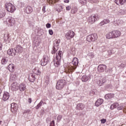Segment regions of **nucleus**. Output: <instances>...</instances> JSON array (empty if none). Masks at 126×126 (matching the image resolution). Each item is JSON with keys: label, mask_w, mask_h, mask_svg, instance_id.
Here are the masks:
<instances>
[{"label": "nucleus", "mask_w": 126, "mask_h": 126, "mask_svg": "<svg viewBox=\"0 0 126 126\" xmlns=\"http://www.w3.org/2000/svg\"><path fill=\"white\" fill-rule=\"evenodd\" d=\"M115 94H108L105 95V98L107 100H110L112 98H114Z\"/></svg>", "instance_id": "20"}, {"label": "nucleus", "mask_w": 126, "mask_h": 126, "mask_svg": "<svg viewBox=\"0 0 126 126\" xmlns=\"http://www.w3.org/2000/svg\"><path fill=\"white\" fill-rule=\"evenodd\" d=\"M99 19H100L99 16L97 14H94L88 18L87 22L88 24H94V23L96 22L97 20H99Z\"/></svg>", "instance_id": "3"}, {"label": "nucleus", "mask_w": 126, "mask_h": 126, "mask_svg": "<svg viewBox=\"0 0 126 126\" xmlns=\"http://www.w3.org/2000/svg\"><path fill=\"white\" fill-rule=\"evenodd\" d=\"M103 21L105 24H108V23H110V20L108 19H104Z\"/></svg>", "instance_id": "37"}, {"label": "nucleus", "mask_w": 126, "mask_h": 126, "mask_svg": "<svg viewBox=\"0 0 126 126\" xmlns=\"http://www.w3.org/2000/svg\"><path fill=\"white\" fill-rule=\"evenodd\" d=\"M19 89L22 92L26 89V86L25 84L22 83L19 85Z\"/></svg>", "instance_id": "23"}, {"label": "nucleus", "mask_w": 126, "mask_h": 126, "mask_svg": "<svg viewBox=\"0 0 126 126\" xmlns=\"http://www.w3.org/2000/svg\"><path fill=\"white\" fill-rule=\"evenodd\" d=\"M63 118V116L62 115H59L57 117V121L58 122H60L61 120Z\"/></svg>", "instance_id": "38"}, {"label": "nucleus", "mask_w": 126, "mask_h": 126, "mask_svg": "<svg viewBox=\"0 0 126 126\" xmlns=\"http://www.w3.org/2000/svg\"><path fill=\"white\" fill-rule=\"evenodd\" d=\"M80 3H81L82 4H83V3H84V2H83V1H81V0H80Z\"/></svg>", "instance_id": "54"}, {"label": "nucleus", "mask_w": 126, "mask_h": 126, "mask_svg": "<svg viewBox=\"0 0 126 126\" xmlns=\"http://www.w3.org/2000/svg\"><path fill=\"white\" fill-rule=\"evenodd\" d=\"M106 39H114V36L113 35V32H110L108 33H107L106 34Z\"/></svg>", "instance_id": "22"}, {"label": "nucleus", "mask_w": 126, "mask_h": 126, "mask_svg": "<svg viewBox=\"0 0 126 126\" xmlns=\"http://www.w3.org/2000/svg\"><path fill=\"white\" fill-rule=\"evenodd\" d=\"M16 50V53H18V54H21L22 52H23V47L21 45H17L16 46V48L15 49Z\"/></svg>", "instance_id": "14"}, {"label": "nucleus", "mask_w": 126, "mask_h": 126, "mask_svg": "<svg viewBox=\"0 0 126 126\" xmlns=\"http://www.w3.org/2000/svg\"><path fill=\"white\" fill-rule=\"evenodd\" d=\"M1 92H2V91H1V89L0 88V94H1Z\"/></svg>", "instance_id": "56"}, {"label": "nucleus", "mask_w": 126, "mask_h": 126, "mask_svg": "<svg viewBox=\"0 0 126 126\" xmlns=\"http://www.w3.org/2000/svg\"><path fill=\"white\" fill-rule=\"evenodd\" d=\"M103 102H104V100H103V99L99 98L96 101L95 103V106H96V107H99V106H100V105H102Z\"/></svg>", "instance_id": "18"}, {"label": "nucleus", "mask_w": 126, "mask_h": 126, "mask_svg": "<svg viewBox=\"0 0 126 126\" xmlns=\"http://www.w3.org/2000/svg\"><path fill=\"white\" fill-rule=\"evenodd\" d=\"M7 62H8V60H7L6 58L4 57L2 59L1 63L2 64H6L7 63Z\"/></svg>", "instance_id": "30"}, {"label": "nucleus", "mask_w": 126, "mask_h": 126, "mask_svg": "<svg viewBox=\"0 0 126 126\" xmlns=\"http://www.w3.org/2000/svg\"><path fill=\"white\" fill-rule=\"evenodd\" d=\"M47 1H49V2H51L52 3H55V2H58L59 0H47Z\"/></svg>", "instance_id": "36"}, {"label": "nucleus", "mask_w": 126, "mask_h": 126, "mask_svg": "<svg viewBox=\"0 0 126 126\" xmlns=\"http://www.w3.org/2000/svg\"><path fill=\"white\" fill-rule=\"evenodd\" d=\"M11 89L12 91H17L19 89L18 83L13 82L11 86Z\"/></svg>", "instance_id": "12"}, {"label": "nucleus", "mask_w": 126, "mask_h": 126, "mask_svg": "<svg viewBox=\"0 0 126 126\" xmlns=\"http://www.w3.org/2000/svg\"><path fill=\"white\" fill-rule=\"evenodd\" d=\"M107 69V66L105 64H99L97 67V71L98 72H104Z\"/></svg>", "instance_id": "9"}, {"label": "nucleus", "mask_w": 126, "mask_h": 126, "mask_svg": "<svg viewBox=\"0 0 126 126\" xmlns=\"http://www.w3.org/2000/svg\"><path fill=\"white\" fill-rule=\"evenodd\" d=\"M40 103H41L42 104H45V102H44V101H43V100H41L40 101Z\"/></svg>", "instance_id": "53"}, {"label": "nucleus", "mask_w": 126, "mask_h": 126, "mask_svg": "<svg viewBox=\"0 0 126 126\" xmlns=\"http://www.w3.org/2000/svg\"><path fill=\"white\" fill-rule=\"evenodd\" d=\"M30 113V110H25L24 112V114H29Z\"/></svg>", "instance_id": "44"}, {"label": "nucleus", "mask_w": 126, "mask_h": 126, "mask_svg": "<svg viewBox=\"0 0 126 126\" xmlns=\"http://www.w3.org/2000/svg\"><path fill=\"white\" fill-rule=\"evenodd\" d=\"M91 79V75H84L82 76L81 78V80L83 82H87L89 79Z\"/></svg>", "instance_id": "15"}, {"label": "nucleus", "mask_w": 126, "mask_h": 126, "mask_svg": "<svg viewBox=\"0 0 126 126\" xmlns=\"http://www.w3.org/2000/svg\"><path fill=\"white\" fill-rule=\"evenodd\" d=\"M125 107V106L124 105H119L117 107V110H118V111H121V110H124V107Z\"/></svg>", "instance_id": "34"}, {"label": "nucleus", "mask_w": 126, "mask_h": 126, "mask_svg": "<svg viewBox=\"0 0 126 126\" xmlns=\"http://www.w3.org/2000/svg\"><path fill=\"white\" fill-rule=\"evenodd\" d=\"M63 56V51H59L58 53H56V60L54 62V65L56 67H58L61 65V60Z\"/></svg>", "instance_id": "2"}, {"label": "nucleus", "mask_w": 126, "mask_h": 126, "mask_svg": "<svg viewBox=\"0 0 126 126\" xmlns=\"http://www.w3.org/2000/svg\"><path fill=\"white\" fill-rule=\"evenodd\" d=\"M33 71L35 74H36V75H41V72L38 68H34Z\"/></svg>", "instance_id": "29"}, {"label": "nucleus", "mask_w": 126, "mask_h": 126, "mask_svg": "<svg viewBox=\"0 0 126 126\" xmlns=\"http://www.w3.org/2000/svg\"><path fill=\"white\" fill-rule=\"evenodd\" d=\"M112 32L114 39L119 38V37H121V35H122V32L119 30H115Z\"/></svg>", "instance_id": "8"}, {"label": "nucleus", "mask_w": 126, "mask_h": 126, "mask_svg": "<svg viewBox=\"0 0 126 126\" xmlns=\"http://www.w3.org/2000/svg\"><path fill=\"white\" fill-rule=\"evenodd\" d=\"M85 108V105H84L83 103H80L77 105L76 107V110L78 111H81L83 110Z\"/></svg>", "instance_id": "16"}, {"label": "nucleus", "mask_w": 126, "mask_h": 126, "mask_svg": "<svg viewBox=\"0 0 126 126\" xmlns=\"http://www.w3.org/2000/svg\"><path fill=\"white\" fill-rule=\"evenodd\" d=\"M109 55H112V51L109 50L108 51Z\"/></svg>", "instance_id": "52"}, {"label": "nucleus", "mask_w": 126, "mask_h": 126, "mask_svg": "<svg viewBox=\"0 0 126 126\" xmlns=\"http://www.w3.org/2000/svg\"><path fill=\"white\" fill-rule=\"evenodd\" d=\"M64 2H65L66 3H68V2H69V0H64Z\"/></svg>", "instance_id": "51"}, {"label": "nucleus", "mask_w": 126, "mask_h": 126, "mask_svg": "<svg viewBox=\"0 0 126 126\" xmlns=\"http://www.w3.org/2000/svg\"><path fill=\"white\" fill-rule=\"evenodd\" d=\"M78 9L76 7H74L73 9L71 10L72 13H76L77 12Z\"/></svg>", "instance_id": "35"}, {"label": "nucleus", "mask_w": 126, "mask_h": 126, "mask_svg": "<svg viewBox=\"0 0 126 126\" xmlns=\"http://www.w3.org/2000/svg\"><path fill=\"white\" fill-rule=\"evenodd\" d=\"M42 11L44 13L46 12V6H43L42 7Z\"/></svg>", "instance_id": "42"}, {"label": "nucleus", "mask_w": 126, "mask_h": 126, "mask_svg": "<svg viewBox=\"0 0 126 126\" xmlns=\"http://www.w3.org/2000/svg\"><path fill=\"white\" fill-rule=\"evenodd\" d=\"M28 102L30 104H31V103H32V98H29L28 99Z\"/></svg>", "instance_id": "47"}, {"label": "nucleus", "mask_w": 126, "mask_h": 126, "mask_svg": "<svg viewBox=\"0 0 126 126\" xmlns=\"http://www.w3.org/2000/svg\"><path fill=\"white\" fill-rule=\"evenodd\" d=\"M14 68H15L14 64H13V63H10L8 66V70H9V71H11V72L14 71Z\"/></svg>", "instance_id": "25"}, {"label": "nucleus", "mask_w": 126, "mask_h": 126, "mask_svg": "<svg viewBox=\"0 0 126 126\" xmlns=\"http://www.w3.org/2000/svg\"><path fill=\"white\" fill-rule=\"evenodd\" d=\"M118 107H119V103H114L111 105L110 109L111 110H114V109H116V108H118Z\"/></svg>", "instance_id": "26"}, {"label": "nucleus", "mask_w": 126, "mask_h": 126, "mask_svg": "<svg viewBox=\"0 0 126 126\" xmlns=\"http://www.w3.org/2000/svg\"><path fill=\"white\" fill-rule=\"evenodd\" d=\"M105 22H104V21H102L99 24V26H103V25H105Z\"/></svg>", "instance_id": "39"}, {"label": "nucleus", "mask_w": 126, "mask_h": 126, "mask_svg": "<svg viewBox=\"0 0 126 126\" xmlns=\"http://www.w3.org/2000/svg\"><path fill=\"white\" fill-rule=\"evenodd\" d=\"M7 53L9 56L14 57L16 55V50L13 48L9 49L7 50Z\"/></svg>", "instance_id": "11"}, {"label": "nucleus", "mask_w": 126, "mask_h": 126, "mask_svg": "<svg viewBox=\"0 0 126 126\" xmlns=\"http://www.w3.org/2000/svg\"><path fill=\"white\" fill-rule=\"evenodd\" d=\"M5 8L8 12H14V11L15 10V6H14L11 3H6L5 4Z\"/></svg>", "instance_id": "5"}, {"label": "nucleus", "mask_w": 126, "mask_h": 126, "mask_svg": "<svg viewBox=\"0 0 126 126\" xmlns=\"http://www.w3.org/2000/svg\"><path fill=\"white\" fill-rule=\"evenodd\" d=\"M2 49V43L0 42V51H1Z\"/></svg>", "instance_id": "49"}, {"label": "nucleus", "mask_w": 126, "mask_h": 126, "mask_svg": "<svg viewBox=\"0 0 126 126\" xmlns=\"http://www.w3.org/2000/svg\"><path fill=\"white\" fill-rule=\"evenodd\" d=\"M46 27L47 28H51V24L49 23L47 24Z\"/></svg>", "instance_id": "46"}, {"label": "nucleus", "mask_w": 126, "mask_h": 126, "mask_svg": "<svg viewBox=\"0 0 126 126\" xmlns=\"http://www.w3.org/2000/svg\"><path fill=\"white\" fill-rule=\"evenodd\" d=\"M50 126H55V121L53 120L50 123Z\"/></svg>", "instance_id": "41"}, {"label": "nucleus", "mask_w": 126, "mask_h": 126, "mask_svg": "<svg viewBox=\"0 0 126 126\" xmlns=\"http://www.w3.org/2000/svg\"><path fill=\"white\" fill-rule=\"evenodd\" d=\"M115 3L119 5V4H121V5H123L125 2H126V0H115Z\"/></svg>", "instance_id": "24"}, {"label": "nucleus", "mask_w": 126, "mask_h": 126, "mask_svg": "<svg viewBox=\"0 0 126 126\" xmlns=\"http://www.w3.org/2000/svg\"><path fill=\"white\" fill-rule=\"evenodd\" d=\"M56 44L54 46L53 49L51 51V54H52V55H54V54H56V52H57V51H58V50H59V44L60 43H61V40L60 39H58L56 41Z\"/></svg>", "instance_id": "7"}, {"label": "nucleus", "mask_w": 126, "mask_h": 126, "mask_svg": "<svg viewBox=\"0 0 126 126\" xmlns=\"http://www.w3.org/2000/svg\"><path fill=\"white\" fill-rule=\"evenodd\" d=\"M106 81V78L103 77H99L97 80L96 83L98 84L99 86H101L102 84H104Z\"/></svg>", "instance_id": "10"}, {"label": "nucleus", "mask_w": 126, "mask_h": 126, "mask_svg": "<svg viewBox=\"0 0 126 126\" xmlns=\"http://www.w3.org/2000/svg\"><path fill=\"white\" fill-rule=\"evenodd\" d=\"M10 36H9V33L7 32L6 34H5L4 35V38L5 39H7V40H9V38H10Z\"/></svg>", "instance_id": "33"}, {"label": "nucleus", "mask_w": 126, "mask_h": 126, "mask_svg": "<svg viewBox=\"0 0 126 126\" xmlns=\"http://www.w3.org/2000/svg\"><path fill=\"white\" fill-rule=\"evenodd\" d=\"M87 41L88 42H93L92 40V36L91 35H89L87 37Z\"/></svg>", "instance_id": "32"}, {"label": "nucleus", "mask_w": 126, "mask_h": 126, "mask_svg": "<svg viewBox=\"0 0 126 126\" xmlns=\"http://www.w3.org/2000/svg\"><path fill=\"white\" fill-rule=\"evenodd\" d=\"M123 112L126 113V106H124L123 108Z\"/></svg>", "instance_id": "50"}, {"label": "nucleus", "mask_w": 126, "mask_h": 126, "mask_svg": "<svg viewBox=\"0 0 126 126\" xmlns=\"http://www.w3.org/2000/svg\"><path fill=\"white\" fill-rule=\"evenodd\" d=\"M66 84V81L65 80H59L56 85V89L58 90H62L63 87H64V85Z\"/></svg>", "instance_id": "4"}, {"label": "nucleus", "mask_w": 126, "mask_h": 126, "mask_svg": "<svg viewBox=\"0 0 126 126\" xmlns=\"http://www.w3.org/2000/svg\"><path fill=\"white\" fill-rule=\"evenodd\" d=\"M33 11V8L30 6H28L26 9V13H28V14H29L31 13Z\"/></svg>", "instance_id": "21"}, {"label": "nucleus", "mask_w": 126, "mask_h": 126, "mask_svg": "<svg viewBox=\"0 0 126 126\" xmlns=\"http://www.w3.org/2000/svg\"><path fill=\"white\" fill-rule=\"evenodd\" d=\"M9 99V93L7 92L4 93L2 97V100L4 101H7V99Z\"/></svg>", "instance_id": "19"}, {"label": "nucleus", "mask_w": 126, "mask_h": 126, "mask_svg": "<svg viewBox=\"0 0 126 126\" xmlns=\"http://www.w3.org/2000/svg\"><path fill=\"white\" fill-rule=\"evenodd\" d=\"M5 16V12L4 11H0V18H2Z\"/></svg>", "instance_id": "31"}, {"label": "nucleus", "mask_w": 126, "mask_h": 126, "mask_svg": "<svg viewBox=\"0 0 126 126\" xmlns=\"http://www.w3.org/2000/svg\"><path fill=\"white\" fill-rule=\"evenodd\" d=\"M40 107H41V106H40V105L39 104H38L37 105V106H35V109L36 110H38L39 109V108H40Z\"/></svg>", "instance_id": "48"}, {"label": "nucleus", "mask_w": 126, "mask_h": 126, "mask_svg": "<svg viewBox=\"0 0 126 126\" xmlns=\"http://www.w3.org/2000/svg\"><path fill=\"white\" fill-rule=\"evenodd\" d=\"M77 65H78V59L74 58L72 63H70L65 68L64 72L65 73H70L74 71Z\"/></svg>", "instance_id": "1"}, {"label": "nucleus", "mask_w": 126, "mask_h": 126, "mask_svg": "<svg viewBox=\"0 0 126 126\" xmlns=\"http://www.w3.org/2000/svg\"><path fill=\"white\" fill-rule=\"evenodd\" d=\"M91 36L93 42H94V41H96L97 39H98V35H97V34L96 33L92 34H91Z\"/></svg>", "instance_id": "27"}, {"label": "nucleus", "mask_w": 126, "mask_h": 126, "mask_svg": "<svg viewBox=\"0 0 126 126\" xmlns=\"http://www.w3.org/2000/svg\"><path fill=\"white\" fill-rule=\"evenodd\" d=\"M38 104L40 106H42V105H43V103H41L40 102Z\"/></svg>", "instance_id": "55"}, {"label": "nucleus", "mask_w": 126, "mask_h": 126, "mask_svg": "<svg viewBox=\"0 0 126 126\" xmlns=\"http://www.w3.org/2000/svg\"><path fill=\"white\" fill-rule=\"evenodd\" d=\"M14 105H15V103H12L11 104V112H16L17 109L16 108L14 107Z\"/></svg>", "instance_id": "28"}, {"label": "nucleus", "mask_w": 126, "mask_h": 126, "mask_svg": "<svg viewBox=\"0 0 126 126\" xmlns=\"http://www.w3.org/2000/svg\"><path fill=\"white\" fill-rule=\"evenodd\" d=\"M2 123V121H0V125H1V123Z\"/></svg>", "instance_id": "57"}, {"label": "nucleus", "mask_w": 126, "mask_h": 126, "mask_svg": "<svg viewBox=\"0 0 126 126\" xmlns=\"http://www.w3.org/2000/svg\"><path fill=\"white\" fill-rule=\"evenodd\" d=\"M101 124H105L107 122V120L105 119H102L101 120Z\"/></svg>", "instance_id": "40"}, {"label": "nucleus", "mask_w": 126, "mask_h": 126, "mask_svg": "<svg viewBox=\"0 0 126 126\" xmlns=\"http://www.w3.org/2000/svg\"><path fill=\"white\" fill-rule=\"evenodd\" d=\"M74 35H75V33L73 32V31L71 30H69L65 33V37L67 40H70V39H72L73 37H74Z\"/></svg>", "instance_id": "6"}, {"label": "nucleus", "mask_w": 126, "mask_h": 126, "mask_svg": "<svg viewBox=\"0 0 126 126\" xmlns=\"http://www.w3.org/2000/svg\"><path fill=\"white\" fill-rule=\"evenodd\" d=\"M49 58L48 57L45 56L43 58V59L41 60V64L42 66L46 65V64L48 63V62H49Z\"/></svg>", "instance_id": "13"}, {"label": "nucleus", "mask_w": 126, "mask_h": 126, "mask_svg": "<svg viewBox=\"0 0 126 126\" xmlns=\"http://www.w3.org/2000/svg\"><path fill=\"white\" fill-rule=\"evenodd\" d=\"M49 33L50 35H53V34H54V32H53V30H49Z\"/></svg>", "instance_id": "43"}, {"label": "nucleus", "mask_w": 126, "mask_h": 126, "mask_svg": "<svg viewBox=\"0 0 126 126\" xmlns=\"http://www.w3.org/2000/svg\"><path fill=\"white\" fill-rule=\"evenodd\" d=\"M70 9H71V6H67V7H66V10H69Z\"/></svg>", "instance_id": "45"}, {"label": "nucleus", "mask_w": 126, "mask_h": 126, "mask_svg": "<svg viewBox=\"0 0 126 126\" xmlns=\"http://www.w3.org/2000/svg\"><path fill=\"white\" fill-rule=\"evenodd\" d=\"M7 21L9 26H13L15 24V20L12 18L8 19Z\"/></svg>", "instance_id": "17"}]
</instances>
